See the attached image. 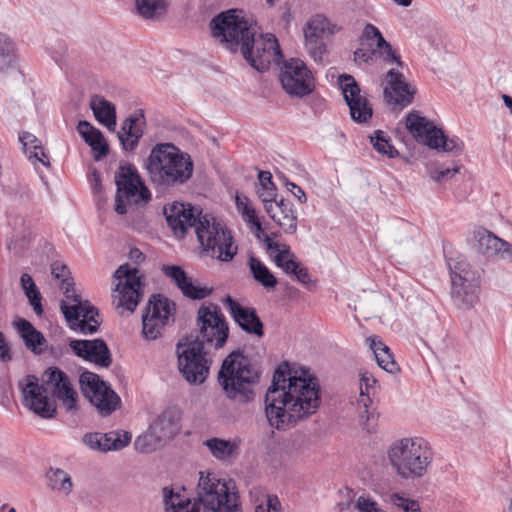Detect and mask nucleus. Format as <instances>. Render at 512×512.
I'll use <instances>...</instances> for the list:
<instances>
[{"label": "nucleus", "mask_w": 512, "mask_h": 512, "mask_svg": "<svg viewBox=\"0 0 512 512\" xmlns=\"http://www.w3.org/2000/svg\"><path fill=\"white\" fill-rule=\"evenodd\" d=\"M163 272L174 281L180 290H182V287L191 279L187 277L185 271L179 266H164Z\"/></svg>", "instance_id": "nucleus-49"}, {"label": "nucleus", "mask_w": 512, "mask_h": 512, "mask_svg": "<svg viewBox=\"0 0 512 512\" xmlns=\"http://www.w3.org/2000/svg\"><path fill=\"white\" fill-rule=\"evenodd\" d=\"M503 102L505 106L509 109L510 113L512 114V97L509 95H502Z\"/></svg>", "instance_id": "nucleus-64"}, {"label": "nucleus", "mask_w": 512, "mask_h": 512, "mask_svg": "<svg viewBox=\"0 0 512 512\" xmlns=\"http://www.w3.org/2000/svg\"><path fill=\"white\" fill-rule=\"evenodd\" d=\"M236 208L241 214L243 221L257 232H262V225L256 216V211L252 206L250 200L246 196L236 195L235 197Z\"/></svg>", "instance_id": "nucleus-42"}, {"label": "nucleus", "mask_w": 512, "mask_h": 512, "mask_svg": "<svg viewBox=\"0 0 512 512\" xmlns=\"http://www.w3.org/2000/svg\"><path fill=\"white\" fill-rule=\"evenodd\" d=\"M14 324L24 341L26 348L34 354H41L44 351V346L46 345L44 335L25 319H18Z\"/></svg>", "instance_id": "nucleus-35"}, {"label": "nucleus", "mask_w": 512, "mask_h": 512, "mask_svg": "<svg viewBox=\"0 0 512 512\" xmlns=\"http://www.w3.org/2000/svg\"><path fill=\"white\" fill-rule=\"evenodd\" d=\"M90 107L96 120L105 125L109 130L116 127L115 105L100 95H94L90 99Z\"/></svg>", "instance_id": "nucleus-36"}, {"label": "nucleus", "mask_w": 512, "mask_h": 512, "mask_svg": "<svg viewBox=\"0 0 512 512\" xmlns=\"http://www.w3.org/2000/svg\"><path fill=\"white\" fill-rule=\"evenodd\" d=\"M367 343L374 354L377 364L382 369L390 373L397 371V364L389 347L378 336H370L367 338Z\"/></svg>", "instance_id": "nucleus-37"}, {"label": "nucleus", "mask_w": 512, "mask_h": 512, "mask_svg": "<svg viewBox=\"0 0 512 512\" xmlns=\"http://www.w3.org/2000/svg\"><path fill=\"white\" fill-rule=\"evenodd\" d=\"M355 507L359 512H384L375 500L366 496H359L356 500Z\"/></svg>", "instance_id": "nucleus-51"}, {"label": "nucleus", "mask_w": 512, "mask_h": 512, "mask_svg": "<svg viewBox=\"0 0 512 512\" xmlns=\"http://www.w3.org/2000/svg\"><path fill=\"white\" fill-rule=\"evenodd\" d=\"M17 60L15 43L0 32V74L6 75L11 72L21 79L22 74L18 70Z\"/></svg>", "instance_id": "nucleus-34"}, {"label": "nucleus", "mask_w": 512, "mask_h": 512, "mask_svg": "<svg viewBox=\"0 0 512 512\" xmlns=\"http://www.w3.org/2000/svg\"><path fill=\"white\" fill-rule=\"evenodd\" d=\"M131 438L130 433L121 431L102 434L103 451L121 450L130 443Z\"/></svg>", "instance_id": "nucleus-45"}, {"label": "nucleus", "mask_w": 512, "mask_h": 512, "mask_svg": "<svg viewBox=\"0 0 512 512\" xmlns=\"http://www.w3.org/2000/svg\"><path fill=\"white\" fill-rule=\"evenodd\" d=\"M259 377L250 359L240 351H233L223 360L217 380L229 400L249 403L255 397L254 387Z\"/></svg>", "instance_id": "nucleus-5"}, {"label": "nucleus", "mask_w": 512, "mask_h": 512, "mask_svg": "<svg viewBox=\"0 0 512 512\" xmlns=\"http://www.w3.org/2000/svg\"><path fill=\"white\" fill-rule=\"evenodd\" d=\"M195 233L203 250L220 261H231L237 253L231 232L210 214H204L198 220Z\"/></svg>", "instance_id": "nucleus-6"}, {"label": "nucleus", "mask_w": 512, "mask_h": 512, "mask_svg": "<svg viewBox=\"0 0 512 512\" xmlns=\"http://www.w3.org/2000/svg\"><path fill=\"white\" fill-rule=\"evenodd\" d=\"M10 359L8 348L4 342L2 334L0 333V360Z\"/></svg>", "instance_id": "nucleus-62"}, {"label": "nucleus", "mask_w": 512, "mask_h": 512, "mask_svg": "<svg viewBox=\"0 0 512 512\" xmlns=\"http://www.w3.org/2000/svg\"><path fill=\"white\" fill-rule=\"evenodd\" d=\"M164 215L175 235L183 237L188 228L194 227L196 229L199 218L204 214L194 209L190 204L173 202L164 207Z\"/></svg>", "instance_id": "nucleus-24"}, {"label": "nucleus", "mask_w": 512, "mask_h": 512, "mask_svg": "<svg viewBox=\"0 0 512 512\" xmlns=\"http://www.w3.org/2000/svg\"><path fill=\"white\" fill-rule=\"evenodd\" d=\"M405 126L416 140L432 149L457 153L463 149V143L459 139H449L433 122L421 116L417 111H412L407 115Z\"/></svg>", "instance_id": "nucleus-11"}, {"label": "nucleus", "mask_w": 512, "mask_h": 512, "mask_svg": "<svg viewBox=\"0 0 512 512\" xmlns=\"http://www.w3.org/2000/svg\"><path fill=\"white\" fill-rule=\"evenodd\" d=\"M64 294L66 300L60 308L70 327L83 334L95 333L100 325L98 311L88 301H81L74 288H66Z\"/></svg>", "instance_id": "nucleus-13"}, {"label": "nucleus", "mask_w": 512, "mask_h": 512, "mask_svg": "<svg viewBox=\"0 0 512 512\" xmlns=\"http://www.w3.org/2000/svg\"><path fill=\"white\" fill-rule=\"evenodd\" d=\"M387 459L399 479L415 481L427 475L433 461V451L422 437H404L390 444Z\"/></svg>", "instance_id": "nucleus-4"}, {"label": "nucleus", "mask_w": 512, "mask_h": 512, "mask_svg": "<svg viewBox=\"0 0 512 512\" xmlns=\"http://www.w3.org/2000/svg\"><path fill=\"white\" fill-rule=\"evenodd\" d=\"M203 444L214 458L226 462L238 455L240 440L210 438Z\"/></svg>", "instance_id": "nucleus-33"}, {"label": "nucleus", "mask_w": 512, "mask_h": 512, "mask_svg": "<svg viewBox=\"0 0 512 512\" xmlns=\"http://www.w3.org/2000/svg\"><path fill=\"white\" fill-rule=\"evenodd\" d=\"M278 77L282 89L290 97L303 98L311 94L315 88L311 71L304 61L298 58L285 61L280 67Z\"/></svg>", "instance_id": "nucleus-17"}, {"label": "nucleus", "mask_w": 512, "mask_h": 512, "mask_svg": "<svg viewBox=\"0 0 512 512\" xmlns=\"http://www.w3.org/2000/svg\"><path fill=\"white\" fill-rule=\"evenodd\" d=\"M151 182L158 188L185 184L193 175V161L188 153L172 143L156 144L145 164Z\"/></svg>", "instance_id": "nucleus-3"}, {"label": "nucleus", "mask_w": 512, "mask_h": 512, "mask_svg": "<svg viewBox=\"0 0 512 512\" xmlns=\"http://www.w3.org/2000/svg\"><path fill=\"white\" fill-rule=\"evenodd\" d=\"M384 99L389 105L405 107L413 101L415 89L404 79L401 72L390 69L386 74Z\"/></svg>", "instance_id": "nucleus-26"}, {"label": "nucleus", "mask_w": 512, "mask_h": 512, "mask_svg": "<svg viewBox=\"0 0 512 512\" xmlns=\"http://www.w3.org/2000/svg\"><path fill=\"white\" fill-rule=\"evenodd\" d=\"M20 282H21V287H22L23 290H28L30 288H35L34 280L27 273L22 274V276L20 278Z\"/></svg>", "instance_id": "nucleus-59"}, {"label": "nucleus", "mask_w": 512, "mask_h": 512, "mask_svg": "<svg viewBox=\"0 0 512 512\" xmlns=\"http://www.w3.org/2000/svg\"><path fill=\"white\" fill-rule=\"evenodd\" d=\"M296 276L297 280L303 284H306L310 280L309 273L306 268L298 267L296 272L293 274Z\"/></svg>", "instance_id": "nucleus-58"}, {"label": "nucleus", "mask_w": 512, "mask_h": 512, "mask_svg": "<svg viewBox=\"0 0 512 512\" xmlns=\"http://www.w3.org/2000/svg\"><path fill=\"white\" fill-rule=\"evenodd\" d=\"M178 370L190 385H201L209 376L212 361L203 342L192 335L182 338L176 346Z\"/></svg>", "instance_id": "nucleus-7"}, {"label": "nucleus", "mask_w": 512, "mask_h": 512, "mask_svg": "<svg viewBox=\"0 0 512 512\" xmlns=\"http://www.w3.org/2000/svg\"><path fill=\"white\" fill-rule=\"evenodd\" d=\"M265 416L270 427L284 430L315 414L320 406V386L306 368H293L287 362L273 373L265 394Z\"/></svg>", "instance_id": "nucleus-1"}, {"label": "nucleus", "mask_w": 512, "mask_h": 512, "mask_svg": "<svg viewBox=\"0 0 512 512\" xmlns=\"http://www.w3.org/2000/svg\"><path fill=\"white\" fill-rule=\"evenodd\" d=\"M377 380L375 377L365 371L360 375V396L358 400V404L360 406V416L362 418H369L368 416V408L371 404L370 395L374 394L376 390Z\"/></svg>", "instance_id": "nucleus-40"}, {"label": "nucleus", "mask_w": 512, "mask_h": 512, "mask_svg": "<svg viewBox=\"0 0 512 512\" xmlns=\"http://www.w3.org/2000/svg\"><path fill=\"white\" fill-rule=\"evenodd\" d=\"M286 187L299 200L300 203H306L307 197L301 187L293 182H287Z\"/></svg>", "instance_id": "nucleus-57"}, {"label": "nucleus", "mask_w": 512, "mask_h": 512, "mask_svg": "<svg viewBox=\"0 0 512 512\" xmlns=\"http://www.w3.org/2000/svg\"><path fill=\"white\" fill-rule=\"evenodd\" d=\"M180 417L174 410H165L149 426L146 433L136 438L135 449L141 453H150L163 443L172 439L180 431Z\"/></svg>", "instance_id": "nucleus-15"}, {"label": "nucleus", "mask_w": 512, "mask_h": 512, "mask_svg": "<svg viewBox=\"0 0 512 512\" xmlns=\"http://www.w3.org/2000/svg\"><path fill=\"white\" fill-rule=\"evenodd\" d=\"M459 172V168L455 167L453 169L445 168V169H436L430 172L431 178L434 181L441 182L447 179L452 178L455 174Z\"/></svg>", "instance_id": "nucleus-56"}, {"label": "nucleus", "mask_w": 512, "mask_h": 512, "mask_svg": "<svg viewBox=\"0 0 512 512\" xmlns=\"http://www.w3.org/2000/svg\"><path fill=\"white\" fill-rule=\"evenodd\" d=\"M339 83L352 119L358 123L367 122L372 117L373 110L355 79L344 74L339 76Z\"/></svg>", "instance_id": "nucleus-22"}, {"label": "nucleus", "mask_w": 512, "mask_h": 512, "mask_svg": "<svg viewBox=\"0 0 512 512\" xmlns=\"http://www.w3.org/2000/svg\"><path fill=\"white\" fill-rule=\"evenodd\" d=\"M370 143L373 148L388 158H394L398 155L397 149L390 143V138L381 130H377L370 137Z\"/></svg>", "instance_id": "nucleus-46"}, {"label": "nucleus", "mask_w": 512, "mask_h": 512, "mask_svg": "<svg viewBox=\"0 0 512 512\" xmlns=\"http://www.w3.org/2000/svg\"><path fill=\"white\" fill-rule=\"evenodd\" d=\"M24 292L30 305L33 307L35 314L41 316L43 314V307L41 303L42 296L38 288L35 286V288L24 290Z\"/></svg>", "instance_id": "nucleus-52"}, {"label": "nucleus", "mask_w": 512, "mask_h": 512, "mask_svg": "<svg viewBox=\"0 0 512 512\" xmlns=\"http://www.w3.org/2000/svg\"><path fill=\"white\" fill-rule=\"evenodd\" d=\"M363 34L367 40L376 41V48L373 50L358 48L354 52V59L356 62L368 63L373 59V56L376 53H379L385 62L396 63L398 66L402 65L400 58L395 54L390 43L384 39L380 30L376 26L366 24Z\"/></svg>", "instance_id": "nucleus-23"}, {"label": "nucleus", "mask_w": 512, "mask_h": 512, "mask_svg": "<svg viewBox=\"0 0 512 512\" xmlns=\"http://www.w3.org/2000/svg\"><path fill=\"white\" fill-rule=\"evenodd\" d=\"M473 237L477 241L478 250L481 253L500 260L512 261V245L509 242L482 227L474 230Z\"/></svg>", "instance_id": "nucleus-28"}, {"label": "nucleus", "mask_w": 512, "mask_h": 512, "mask_svg": "<svg viewBox=\"0 0 512 512\" xmlns=\"http://www.w3.org/2000/svg\"><path fill=\"white\" fill-rule=\"evenodd\" d=\"M451 277V295L458 306L472 307L478 300L479 276L463 257L448 261Z\"/></svg>", "instance_id": "nucleus-10"}, {"label": "nucleus", "mask_w": 512, "mask_h": 512, "mask_svg": "<svg viewBox=\"0 0 512 512\" xmlns=\"http://www.w3.org/2000/svg\"><path fill=\"white\" fill-rule=\"evenodd\" d=\"M73 353L101 368H108L112 363L111 352L102 339L78 340L69 342Z\"/></svg>", "instance_id": "nucleus-25"}, {"label": "nucleus", "mask_w": 512, "mask_h": 512, "mask_svg": "<svg viewBox=\"0 0 512 512\" xmlns=\"http://www.w3.org/2000/svg\"><path fill=\"white\" fill-rule=\"evenodd\" d=\"M166 512H238L239 494L231 479H221L214 473L199 472L196 497L193 502L168 487L163 488Z\"/></svg>", "instance_id": "nucleus-2"}, {"label": "nucleus", "mask_w": 512, "mask_h": 512, "mask_svg": "<svg viewBox=\"0 0 512 512\" xmlns=\"http://www.w3.org/2000/svg\"><path fill=\"white\" fill-rule=\"evenodd\" d=\"M19 141L22 144L24 153L34 162H40L44 166H49V161H45L46 154L41 141L30 132H22L19 135Z\"/></svg>", "instance_id": "nucleus-39"}, {"label": "nucleus", "mask_w": 512, "mask_h": 512, "mask_svg": "<svg viewBox=\"0 0 512 512\" xmlns=\"http://www.w3.org/2000/svg\"><path fill=\"white\" fill-rule=\"evenodd\" d=\"M51 270H52V274L55 276V278L63 280V285H64L63 289L64 290L66 288H69V289L73 288L72 284L65 279V277L68 273V270L64 264H62L60 262H54L51 266Z\"/></svg>", "instance_id": "nucleus-55"}, {"label": "nucleus", "mask_w": 512, "mask_h": 512, "mask_svg": "<svg viewBox=\"0 0 512 512\" xmlns=\"http://www.w3.org/2000/svg\"><path fill=\"white\" fill-rule=\"evenodd\" d=\"M18 386L21 391L24 407L44 419L54 416L56 406L49 399L46 387L44 384L39 383V379L36 376H25L19 381Z\"/></svg>", "instance_id": "nucleus-20"}, {"label": "nucleus", "mask_w": 512, "mask_h": 512, "mask_svg": "<svg viewBox=\"0 0 512 512\" xmlns=\"http://www.w3.org/2000/svg\"><path fill=\"white\" fill-rule=\"evenodd\" d=\"M264 243L267 250H272L274 252H276L282 246V244L274 242L273 239L268 235L265 236Z\"/></svg>", "instance_id": "nucleus-61"}, {"label": "nucleus", "mask_w": 512, "mask_h": 512, "mask_svg": "<svg viewBox=\"0 0 512 512\" xmlns=\"http://www.w3.org/2000/svg\"><path fill=\"white\" fill-rule=\"evenodd\" d=\"M223 303L227 307L234 321L247 333L262 337L263 323L254 308L243 307L231 296H226Z\"/></svg>", "instance_id": "nucleus-29"}, {"label": "nucleus", "mask_w": 512, "mask_h": 512, "mask_svg": "<svg viewBox=\"0 0 512 512\" xmlns=\"http://www.w3.org/2000/svg\"><path fill=\"white\" fill-rule=\"evenodd\" d=\"M169 0H136L137 13L144 19H157L166 13Z\"/></svg>", "instance_id": "nucleus-41"}, {"label": "nucleus", "mask_w": 512, "mask_h": 512, "mask_svg": "<svg viewBox=\"0 0 512 512\" xmlns=\"http://www.w3.org/2000/svg\"><path fill=\"white\" fill-rule=\"evenodd\" d=\"M259 188L257 194L263 205L271 203L277 199V188L272 182V175L268 171H260L258 175Z\"/></svg>", "instance_id": "nucleus-44"}, {"label": "nucleus", "mask_w": 512, "mask_h": 512, "mask_svg": "<svg viewBox=\"0 0 512 512\" xmlns=\"http://www.w3.org/2000/svg\"><path fill=\"white\" fill-rule=\"evenodd\" d=\"M43 378L45 384L52 388L54 395L67 410L75 409L77 393L68 376L63 371L56 367H51L44 372Z\"/></svg>", "instance_id": "nucleus-27"}, {"label": "nucleus", "mask_w": 512, "mask_h": 512, "mask_svg": "<svg viewBox=\"0 0 512 512\" xmlns=\"http://www.w3.org/2000/svg\"><path fill=\"white\" fill-rule=\"evenodd\" d=\"M249 268L253 278L267 289H273L277 285V279L270 270L257 258H249Z\"/></svg>", "instance_id": "nucleus-43"}, {"label": "nucleus", "mask_w": 512, "mask_h": 512, "mask_svg": "<svg viewBox=\"0 0 512 512\" xmlns=\"http://www.w3.org/2000/svg\"><path fill=\"white\" fill-rule=\"evenodd\" d=\"M82 442L93 451L104 452L102 446V433H87L83 436Z\"/></svg>", "instance_id": "nucleus-53"}, {"label": "nucleus", "mask_w": 512, "mask_h": 512, "mask_svg": "<svg viewBox=\"0 0 512 512\" xmlns=\"http://www.w3.org/2000/svg\"><path fill=\"white\" fill-rule=\"evenodd\" d=\"M269 217L282 229L285 234L297 231V215L293 204L281 198L264 206Z\"/></svg>", "instance_id": "nucleus-30"}, {"label": "nucleus", "mask_w": 512, "mask_h": 512, "mask_svg": "<svg viewBox=\"0 0 512 512\" xmlns=\"http://www.w3.org/2000/svg\"><path fill=\"white\" fill-rule=\"evenodd\" d=\"M143 114L130 115L123 122L121 132H119V139L125 150H133L139 139L143 135L142 120Z\"/></svg>", "instance_id": "nucleus-32"}, {"label": "nucleus", "mask_w": 512, "mask_h": 512, "mask_svg": "<svg viewBox=\"0 0 512 512\" xmlns=\"http://www.w3.org/2000/svg\"><path fill=\"white\" fill-rule=\"evenodd\" d=\"M240 52L244 59L259 72L268 70L270 64L281 57L277 39L271 34L257 39L253 36V40L243 43Z\"/></svg>", "instance_id": "nucleus-19"}, {"label": "nucleus", "mask_w": 512, "mask_h": 512, "mask_svg": "<svg viewBox=\"0 0 512 512\" xmlns=\"http://www.w3.org/2000/svg\"><path fill=\"white\" fill-rule=\"evenodd\" d=\"M281 503L276 495H266L265 501L256 505L255 512H279Z\"/></svg>", "instance_id": "nucleus-50"}, {"label": "nucleus", "mask_w": 512, "mask_h": 512, "mask_svg": "<svg viewBox=\"0 0 512 512\" xmlns=\"http://www.w3.org/2000/svg\"><path fill=\"white\" fill-rule=\"evenodd\" d=\"M117 187L115 211L124 215L135 206L145 205L151 200V193L132 164L120 165L115 172Z\"/></svg>", "instance_id": "nucleus-8"}, {"label": "nucleus", "mask_w": 512, "mask_h": 512, "mask_svg": "<svg viewBox=\"0 0 512 512\" xmlns=\"http://www.w3.org/2000/svg\"><path fill=\"white\" fill-rule=\"evenodd\" d=\"M296 258L294 253L291 251L290 247L287 244H282L281 248L276 251V254L273 258L275 264L278 267H283L290 259Z\"/></svg>", "instance_id": "nucleus-54"}, {"label": "nucleus", "mask_w": 512, "mask_h": 512, "mask_svg": "<svg viewBox=\"0 0 512 512\" xmlns=\"http://www.w3.org/2000/svg\"><path fill=\"white\" fill-rule=\"evenodd\" d=\"M113 282L115 284L112 292L113 304L120 313L133 312L142 297L139 270L123 264L114 272Z\"/></svg>", "instance_id": "nucleus-12"}, {"label": "nucleus", "mask_w": 512, "mask_h": 512, "mask_svg": "<svg viewBox=\"0 0 512 512\" xmlns=\"http://www.w3.org/2000/svg\"><path fill=\"white\" fill-rule=\"evenodd\" d=\"M211 31L215 39L226 46L231 51L242 48L244 42L253 40L255 36V28L242 15V11L235 9L222 12L211 21Z\"/></svg>", "instance_id": "nucleus-9"}, {"label": "nucleus", "mask_w": 512, "mask_h": 512, "mask_svg": "<svg viewBox=\"0 0 512 512\" xmlns=\"http://www.w3.org/2000/svg\"><path fill=\"white\" fill-rule=\"evenodd\" d=\"M49 488L61 497H68L73 491V481L69 473L59 468H51L47 473Z\"/></svg>", "instance_id": "nucleus-38"}, {"label": "nucleus", "mask_w": 512, "mask_h": 512, "mask_svg": "<svg viewBox=\"0 0 512 512\" xmlns=\"http://www.w3.org/2000/svg\"><path fill=\"white\" fill-rule=\"evenodd\" d=\"M299 263L295 260V258H292L290 259V261H288L286 264H284L283 267H281V269L286 273V274H294L296 272V270L298 269L299 267Z\"/></svg>", "instance_id": "nucleus-60"}, {"label": "nucleus", "mask_w": 512, "mask_h": 512, "mask_svg": "<svg viewBox=\"0 0 512 512\" xmlns=\"http://www.w3.org/2000/svg\"><path fill=\"white\" fill-rule=\"evenodd\" d=\"M77 131L85 143L91 147L93 157L96 161H99L108 154L109 147L103 134L91 123L88 121H79Z\"/></svg>", "instance_id": "nucleus-31"}, {"label": "nucleus", "mask_w": 512, "mask_h": 512, "mask_svg": "<svg viewBox=\"0 0 512 512\" xmlns=\"http://www.w3.org/2000/svg\"><path fill=\"white\" fill-rule=\"evenodd\" d=\"M130 258L139 263L144 260V254L138 248H132L129 253Z\"/></svg>", "instance_id": "nucleus-63"}, {"label": "nucleus", "mask_w": 512, "mask_h": 512, "mask_svg": "<svg viewBox=\"0 0 512 512\" xmlns=\"http://www.w3.org/2000/svg\"><path fill=\"white\" fill-rule=\"evenodd\" d=\"M176 305L160 294L152 295L142 315V334L147 340L161 337L164 329L174 322Z\"/></svg>", "instance_id": "nucleus-14"}, {"label": "nucleus", "mask_w": 512, "mask_h": 512, "mask_svg": "<svg viewBox=\"0 0 512 512\" xmlns=\"http://www.w3.org/2000/svg\"><path fill=\"white\" fill-rule=\"evenodd\" d=\"M198 339L215 349L222 348L229 335L228 323L215 304L202 305L197 313Z\"/></svg>", "instance_id": "nucleus-16"}, {"label": "nucleus", "mask_w": 512, "mask_h": 512, "mask_svg": "<svg viewBox=\"0 0 512 512\" xmlns=\"http://www.w3.org/2000/svg\"><path fill=\"white\" fill-rule=\"evenodd\" d=\"M387 502L404 512H421L420 505L416 500L405 497L398 492L390 494Z\"/></svg>", "instance_id": "nucleus-47"}, {"label": "nucleus", "mask_w": 512, "mask_h": 512, "mask_svg": "<svg viewBox=\"0 0 512 512\" xmlns=\"http://www.w3.org/2000/svg\"><path fill=\"white\" fill-rule=\"evenodd\" d=\"M181 292L188 298L201 300L210 295L211 289L205 286L197 285L192 281V279H190L188 283L182 287Z\"/></svg>", "instance_id": "nucleus-48"}, {"label": "nucleus", "mask_w": 512, "mask_h": 512, "mask_svg": "<svg viewBox=\"0 0 512 512\" xmlns=\"http://www.w3.org/2000/svg\"><path fill=\"white\" fill-rule=\"evenodd\" d=\"M335 25L323 15L312 17L304 29L305 47L315 62H321L326 51L324 39L335 32Z\"/></svg>", "instance_id": "nucleus-21"}, {"label": "nucleus", "mask_w": 512, "mask_h": 512, "mask_svg": "<svg viewBox=\"0 0 512 512\" xmlns=\"http://www.w3.org/2000/svg\"><path fill=\"white\" fill-rule=\"evenodd\" d=\"M79 383L83 395L100 412L109 414L116 410L120 398L97 374L84 371L80 375Z\"/></svg>", "instance_id": "nucleus-18"}]
</instances>
